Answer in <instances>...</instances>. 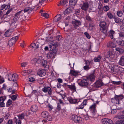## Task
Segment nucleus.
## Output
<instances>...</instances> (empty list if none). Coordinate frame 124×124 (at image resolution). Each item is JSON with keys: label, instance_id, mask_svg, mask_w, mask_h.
I'll list each match as a JSON object with an SVG mask.
<instances>
[{"label": "nucleus", "instance_id": "12", "mask_svg": "<svg viewBox=\"0 0 124 124\" xmlns=\"http://www.w3.org/2000/svg\"><path fill=\"white\" fill-rule=\"evenodd\" d=\"M103 123L104 124H113V121L111 119L105 118L102 120Z\"/></svg>", "mask_w": 124, "mask_h": 124}, {"label": "nucleus", "instance_id": "13", "mask_svg": "<svg viewBox=\"0 0 124 124\" xmlns=\"http://www.w3.org/2000/svg\"><path fill=\"white\" fill-rule=\"evenodd\" d=\"M23 12V10H21L15 14V16L14 17L13 19V21L14 22H16L19 19V16L21 14V13Z\"/></svg>", "mask_w": 124, "mask_h": 124}, {"label": "nucleus", "instance_id": "11", "mask_svg": "<svg viewBox=\"0 0 124 124\" xmlns=\"http://www.w3.org/2000/svg\"><path fill=\"white\" fill-rule=\"evenodd\" d=\"M110 68L115 73H117L120 71L119 68L118 66L114 65L113 67H110Z\"/></svg>", "mask_w": 124, "mask_h": 124}, {"label": "nucleus", "instance_id": "33", "mask_svg": "<svg viewBox=\"0 0 124 124\" xmlns=\"http://www.w3.org/2000/svg\"><path fill=\"white\" fill-rule=\"evenodd\" d=\"M114 43L112 42H109L107 44V46L109 48H113L114 46H113Z\"/></svg>", "mask_w": 124, "mask_h": 124}, {"label": "nucleus", "instance_id": "17", "mask_svg": "<svg viewBox=\"0 0 124 124\" xmlns=\"http://www.w3.org/2000/svg\"><path fill=\"white\" fill-rule=\"evenodd\" d=\"M103 84L101 80L97 81L95 83V87L96 88H99L101 86H103Z\"/></svg>", "mask_w": 124, "mask_h": 124}, {"label": "nucleus", "instance_id": "55", "mask_svg": "<svg viewBox=\"0 0 124 124\" xmlns=\"http://www.w3.org/2000/svg\"><path fill=\"white\" fill-rule=\"evenodd\" d=\"M122 83V82L120 81L118 82L113 81V83L114 84L118 85H119Z\"/></svg>", "mask_w": 124, "mask_h": 124}, {"label": "nucleus", "instance_id": "58", "mask_svg": "<svg viewBox=\"0 0 124 124\" xmlns=\"http://www.w3.org/2000/svg\"><path fill=\"white\" fill-rule=\"evenodd\" d=\"M57 109L58 111H60L61 109V106L59 103L57 104Z\"/></svg>", "mask_w": 124, "mask_h": 124}, {"label": "nucleus", "instance_id": "26", "mask_svg": "<svg viewBox=\"0 0 124 124\" xmlns=\"http://www.w3.org/2000/svg\"><path fill=\"white\" fill-rule=\"evenodd\" d=\"M78 73L79 72L78 71L71 70L70 73L72 75L74 76H76L78 75Z\"/></svg>", "mask_w": 124, "mask_h": 124}, {"label": "nucleus", "instance_id": "52", "mask_svg": "<svg viewBox=\"0 0 124 124\" xmlns=\"http://www.w3.org/2000/svg\"><path fill=\"white\" fill-rule=\"evenodd\" d=\"M5 99H4V97L3 96H1L0 97V102H4Z\"/></svg>", "mask_w": 124, "mask_h": 124}, {"label": "nucleus", "instance_id": "64", "mask_svg": "<svg viewBox=\"0 0 124 124\" xmlns=\"http://www.w3.org/2000/svg\"><path fill=\"white\" fill-rule=\"evenodd\" d=\"M13 123V121L11 119H9L8 122L7 124H12Z\"/></svg>", "mask_w": 124, "mask_h": 124}, {"label": "nucleus", "instance_id": "20", "mask_svg": "<svg viewBox=\"0 0 124 124\" xmlns=\"http://www.w3.org/2000/svg\"><path fill=\"white\" fill-rule=\"evenodd\" d=\"M105 56L106 58H108L110 57L111 58H112L114 56V54L111 51H109L107 53Z\"/></svg>", "mask_w": 124, "mask_h": 124}, {"label": "nucleus", "instance_id": "34", "mask_svg": "<svg viewBox=\"0 0 124 124\" xmlns=\"http://www.w3.org/2000/svg\"><path fill=\"white\" fill-rule=\"evenodd\" d=\"M68 1L67 0H61L60 1V4L62 5H64L67 3H68Z\"/></svg>", "mask_w": 124, "mask_h": 124}, {"label": "nucleus", "instance_id": "42", "mask_svg": "<svg viewBox=\"0 0 124 124\" xmlns=\"http://www.w3.org/2000/svg\"><path fill=\"white\" fill-rule=\"evenodd\" d=\"M84 34L86 37L88 39H90L91 38V36L87 32H85L84 33Z\"/></svg>", "mask_w": 124, "mask_h": 124}, {"label": "nucleus", "instance_id": "3", "mask_svg": "<svg viewBox=\"0 0 124 124\" xmlns=\"http://www.w3.org/2000/svg\"><path fill=\"white\" fill-rule=\"evenodd\" d=\"M96 106L95 103H94L93 105L90 106L89 109H90L91 112L89 116L90 117H93L95 116L96 111Z\"/></svg>", "mask_w": 124, "mask_h": 124}, {"label": "nucleus", "instance_id": "24", "mask_svg": "<svg viewBox=\"0 0 124 124\" xmlns=\"http://www.w3.org/2000/svg\"><path fill=\"white\" fill-rule=\"evenodd\" d=\"M31 109L32 112H36L38 110V107L36 105H33L31 106Z\"/></svg>", "mask_w": 124, "mask_h": 124}, {"label": "nucleus", "instance_id": "63", "mask_svg": "<svg viewBox=\"0 0 124 124\" xmlns=\"http://www.w3.org/2000/svg\"><path fill=\"white\" fill-rule=\"evenodd\" d=\"M38 92L36 90H34L33 91L32 93H33L35 95H37L38 94Z\"/></svg>", "mask_w": 124, "mask_h": 124}, {"label": "nucleus", "instance_id": "14", "mask_svg": "<svg viewBox=\"0 0 124 124\" xmlns=\"http://www.w3.org/2000/svg\"><path fill=\"white\" fill-rule=\"evenodd\" d=\"M116 42L119 46L121 47L124 46V40H122L121 39H118L116 41Z\"/></svg>", "mask_w": 124, "mask_h": 124}, {"label": "nucleus", "instance_id": "22", "mask_svg": "<svg viewBox=\"0 0 124 124\" xmlns=\"http://www.w3.org/2000/svg\"><path fill=\"white\" fill-rule=\"evenodd\" d=\"M117 117L119 119H124V110L119 112L118 114Z\"/></svg>", "mask_w": 124, "mask_h": 124}, {"label": "nucleus", "instance_id": "57", "mask_svg": "<svg viewBox=\"0 0 124 124\" xmlns=\"http://www.w3.org/2000/svg\"><path fill=\"white\" fill-rule=\"evenodd\" d=\"M16 96L14 95H12L11 97V99L13 101L16 100Z\"/></svg>", "mask_w": 124, "mask_h": 124}, {"label": "nucleus", "instance_id": "36", "mask_svg": "<svg viewBox=\"0 0 124 124\" xmlns=\"http://www.w3.org/2000/svg\"><path fill=\"white\" fill-rule=\"evenodd\" d=\"M12 102V101L10 99H9L7 101V103L6 104V107H8L11 105Z\"/></svg>", "mask_w": 124, "mask_h": 124}, {"label": "nucleus", "instance_id": "51", "mask_svg": "<svg viewBox=\"0 0 124 124\" xmlns=\"http://www.w3.org/2000/svg\"><path fill=\"white\" fill-rule=\"evenodd\" d=\"M35 79L33 77H31L29 78V81L30 82H33L35 81Z\"/></svg>", "mask_w": 124, "mask_h": 124}, {"label": "nucleus", "instance_id": "1", "mask_svg": "<svg viewBox=\"0 0 124 124\" xmlns=\"http://www.w3.org/2000/svg\"><path fill=\"white\" fill-rule=\"evenodd\" d=\"M86 78L85 79L82 80L80 82L78 83V84L80 86L85 87L88 86L90 85L89 81L93 82L94 81V80L95 79V76L94 73L86 76Z\"/></svg>", "mask_w": 124, "mask_h": 124}, {"label": "nucleus", "instance_id": "27", "mask_svg": "<svg viewBox=\"0 0 124 124\" xmlns=\"http://www.w3.org/2000/svg\"><path fill=\"white\" fill-rule=\"evenodd\" d=\"M78 0H70L69 1V5L71 6H75Z\"/></svg>", "mask_w": 124, "mask_h": 124}, {"label": "nucleus", "instance_id": "53", "mask_svg": "<svg viewBox=\"0 0 124 124\" xmlns=\"http://www.w3.org/2000/svg\"><path fill=\"white\" fill-rule=\"evenodd\" d=\"M10 5H5V10L9 9L10 8Z\"/></svg>", "mask_w": 124, "mask_h": 124}, {"label": "nucleus", "instance_id": "30", "mask_svg": "<svg viewBox=\"0 0 124 124\" xmlns=\"http://www.w3.org/2000/svg\"><path fill=\"white\" fill-rule=\"evenodd\" d=\"M101 58V55H99L98 56L95 57L94 59V61L95 62H99Z\"/></svg>", "mask_w": 124, "mask_h": 124}, {"label": "nucleus", "instance_id": "44", "mask_svg": "<svg viewBox=\"0 0 124 124\" xmlns=\"http://www.w3.org/2000/svg\"><path fill=\"white\" fill-rule=\"evenodd\" d=\"M117 13L118 16L120 17H121L123 14L122 12L121 11L117 12Z\"/></svg>", "mask_w": 124, "mask_h": 124}, {"label": "nucleus", "instance_id": "37", "mask_svg": "<svg viewBox=\"0 0 124 124\" xmlns=\"http://www.w3.org/2000/svg\"><path fill=\"white\" fill-rule=\"evenodd\" d=\"M116 51H118L120 53H123L124 52L123 49L119 48H116Z\"/></svg>", "mask_w": 124, "mask_h": 124}, {"label": "nucleus", "instance_id": "59", "mask_svg": "<svg viewBox=\"0 0 124 124\" xmlns=\"http://www.w3.org/2000/svg\"><path fill=\"white\" fill-rule=\"evenodd\" d=\"M120 37L123 38L124 33L123 32H120L119 33Z\"/></svg>", "mask_w": 124, "mask_h": 124}, {"label": "nucleus", "instance_id": "16", "mask_svg": "<svg viewBox=\"0 0 124 124\" xmlns=\"http://www.w3.org/2000/svg\"><path fill=\"white\" fill-rule=\"evenodd\" d=\"M37 74L39 76L42 77L45 75L46 72L44 70H40L38 71Z\"/></svg>", "mask_w": 124, "mask_h": 124}, {"label": "nucleus", "instance_id": "43", "mask_svg": "<svg viewBox=\"0 0 124 124\" xmlns=\"http://www.w3.org/2000/svg\"><path fill=\"white\" fill-rule=\"evenodd\" d=\"M5 81L3 77L0 75V84H1Z\"/></svg>", "mask_w": 124, "mask_h": 124}, {"label": "nucleus", "instance_id": "62", "mask_svg": "<svg viewBox=\"0 0 124 124\" xmlns=\"http://www.w3.org/2000/svg\"><path fill=\"white\" fill-rule=\"evenodd\" d=\"M80 12V10L79 9H77L75 10V13L77 15L79 14V13Z\"/></svg>", "mask_w": 124, "mask_h": 124}, {"label": "nucleus", "instance_id": "29", "mask_svg": "<svg viewBox=\"0 0 124 124\" xmlns=\"http://www.w3.org/2000/svg\"><path fill=\"white\" fill-rule=\"evenodd\" d=\"M68 87L71 89L73 90L74 91H76V88L75 84L70 85H67Z\"/></svg>", "mask_w": 124, "mask_h": 124}, {"label": "nucleus", "instance_id": "8", "mask_svg": "<svg viewBox=\"0 0 124 124\" xmlns=\"http://www.w3.org/2000/svg\"><path fill=\"white\" fill-rule=\"evenodd\" d=\"M8 79L10 81H16L17 79V77L14 74L9 73L8 75Z\"/></svg>", "mask_w": 124, "mask_h": 124}, {"label": "nucleus", "instance_id": "38", "mask_svg": "<svg viewBox=\"0 0 124 124\" xmlns=\"http://www.w3.org/2000/svg\"><path fill=\"white\" fill-rule=\"evenodd\" d=\"M41 15L43 17L47 18L49 17V15L46 13H42L41 14Z\"/></svg>", "mask_w": 124, "mask_h": 124}, {"label": "nucleus", "instance_id": "10", "mask_svg": "<svg viewBox=\"0 0 124 124\" xmlns=\"http://www.w3.org/2000/svg\"><path fill=\"white\" fill-rule=\"evenodd\" d=\"M42 91L44 93L48 92V93L50 95L52 94V91L51 88L48 86H44L42 89Z\"/></svg>", "mask_w": 124, "mask_h": 124}, {"label": "nucleus", "instance_id": "32", "mask_svg": "<svg viewBox=\"0 0 124 124\" xmlns=\"http://www.w3.org/2000/svg\"><path fill=\"white\" fill-rule=\"evenodd\" d=\"M120 119H121V120L116 122L115 124H124V119L123 118Z\"/></svg>", "mask_w": 124, "mask_h": 124}, {"label": "nucleus", "instance_id": "7", "mask_svg": "<svg viewBox=\"0 0 124 124\" xmlns=\"http://www.w3.org/2000/svg\"><path fill=\"white\" fill-rule=\"evenodd\" d=\"M71 23L74 27V29H73V30L76 29L77 27H78L79 25H81V22L80 21L78 20H75L71 22Z\"/></svg>", "mask_w": 124, "mask_h": 124}, {"label": "nucleus", "instance_id": "9", "mask_svg": "<svg viewBox=\"0 0 124 124\" xmlns=\"http://www.w3.org/2000/svg\"><path fill=\"white\" fill-rule=\"evenodd\" d=\"M55 51H51L48 53L47 57L48 59L54 58L56 55L57 50H55Z\"/></svg>", "mask_w": 124, "mask_h": 124}, {"label": "nucleus", "instance_id": "21", "mask_svg": "<svg viewBox=\"0 0 124 124\" xmlns=\"http://www.w3.org/2000/svg\"><path fill=\"white\" fill-rule=\"evenodd\" d=\"M67 99L70 103L75 104L77 101V100L76 99H73L71 97H69L67 98Z\"/></svg>", "mask_w": 124, "mask_h": 124}, {"label": "nucleus", "instance_id": "39", "mask_svg": "<svg viewBox=\"0 0 124 124\" xmlns=\"http://www.w3.org/2000/svg\"><path fill=\"white\" fill-rule=\"evenodd\" d=\"M25 115L23 113L21 114L18 115V117L19 119H22L24 118V116Z\"/></svg>", "mask_w": 124, "mask_h": 124}, {"label": "nucleus", "instance_id": "45", "mask_svg": "<svg viewBox=\"0 0 124 124\" xmlns=\"http://www.w3.org/2000/svg\"><path fill=\"white\" fill-rule=\"evenodd\" d=\"M109 9V8L108 6H105L103 7V10L105 11H108Z\"/></svg>", "mask_w": 124, "mask_h": 124}, {"label": "nucleus", "instance_id": "4", "mask_svg": "<svg viewBox=\"0 0 124 124\" xmlns=\"http://www.w3.org/2000/svg\"><path fill=\"white\" fill-rule=\"evenodd\" d=\"M124 96L122 94H120L119 95H115V96L113 98L111 99V100H113L115 101H116V102H114L115 103L120 104L119 101L122 100L124 98Z\"/></svg>", "mask_w": 124, "mask_h": 124}, {"label": "nucleus", "instance_id": "28", "mask_svg": "<svg viewBox=\"0 0 124 124\" xmlns=\"http://www.w3.org/2000/svg\"><path fill=\"white\" fill-rule=\"evenodd\" d=\"M41 115V116L42 117L46 118L47 117L49 114L47 112L45 111L42 112Z\"/></svg>", "mask_w": 124, "mask_h": 124}, {"label": "nucleus", "instance_id": "6", "mask_svg": "<svg viewBox=\"0 0 124 124\" xmlns=\"http://www.w3.org/2000/svg\"><path fill=\"white\" fill-rule=\"evenodd\" d=\"M89 7V2L87 1L83 2V4L81 6V8L85 12H86Z\"/></svg>", "mask_w": 124, "mask_h": 124}, {"label": "nucleus", "instance_id": "23", "mask_svg": "<svg viewBox=\"0 0 124 124\" xmlns=\"http://www.w3.org/2000/svg\"><path fill=\"white\" fill-rule=\"evenodd\" d=\"M30 46L31 48L32 47L33 48H34V49L36 51L39 47L38 44L36 45L35 43H33L31 44Z\"/></svg>", "mask_w": 124, "mask_h": 124}, {"label": "nucleus", "instance_id": "47", "mask_svg": "<svg viewBox=\"0 0 124 124\" xmlns=\"http://www.w3.org/2000/svg\"><path fill=\"white\" fill-rule=\"evenodd\" d=\"M107 15L108 17L110 19H111L113 18V15L110 12H108L107 13Z\"/></svg>", "mask_w": 124, "mask_h": 124}, {"label": "nucleus", "instance_id": "60", "mask_svg": "<svg viewBox=\"0 0 124 124\" xmlns=\"http://www.w3.org/2000/svg\"><path fill=\"white\" fill-rule=\"evenodd\" d=\"M13 9L12 8H11L9 10H8L7 11L6 13L5 14V15H7L8 14H9L11 11H12L13 10Z\"/></svg>", "mask_w": 124, "mask_h": 124}, {"label": "nucleus", "instance_id": "18", "mask_svg": "<svg viewBox=\"0 0 124 124\" xmlns=\"http://www.w3.org/2000/svg\"><path fill=\"white\" fill-rule=\"evenodd\" d=\"M35 7L34 6L31 7H27L24 10V13L28 12V14L30 13L32 10L34 9Z\"/></svg>", "mask_w": 124, "mask_h": 124}, {"label": "nucleus", "instance_id": "54", "mask_svg": "<svg viewBox=\"0 0 124 124\" xmlns=\"http://www.w3.org/2000/svg\"><path fill=\"white\" fill-rule=\"evenodd\" d=\"M5 104L4 102H0V107H5Z\"/></svg>", "mask_w": 124, "mask_h": 124}, {"label": "nucleus", "instance_id": "56", "mask_svg": "<svg viewBox=\"0 0 124 124\" xmlns=\"http://www.w3.org/2000/svg\"><path fill=\"white\" fill-rule=\"evenodd\" d=\"M85 18L87 20L89 21H92L91 18L89 16H86Z\"/></svg>", "mask_w": 124, "mask_h": 124}, {"label": "nucleus", "instance_id": "48", "mask_svg": "<svg viewBox=\"0 0 124 124\" xmlns=\"http://www.w3.org/2000/svg\"><path fill=\"white\" fill-rule=\"evenodd\" d=\"M83 68L85 70L87 71L90 69V68L87 65H85L84 67Z\"/></svg>", "mask_w": 124, "mask_h": 124}, {"label": "nucleus", "instance_id": "5", "mask_svg": "<svg viewBox=\"0 0 124 124\" xmlns=\"http://www.w3.org/2000/svg\"><path fill=\"white\" fill-rule=\"evenodd\" d=\"M59 45V44L58 42L53 43L51 44L49 46V48H50V51H55V50L57 51V49L56 47Z\"/></svg>", "mask_w": 124, "mask_h": 124}, {"label": "nucleus", "instance_id": "41", "mask_svg": "<svg viewBox=\"0 0 124 124\" xmlns=\"http://www.w3.org/2000/svg\"><path fill=\"white\" fill-rule=\"evenodd\" d=\"M113 18L114 19L115 22L117 23H119L120 20V18L118 17H114Z\"/></svg>", "mask_w": 124, "mask_h": 124}, {"label": "nucleus", "instance_id": "46", "mask_svg": "<svg viewBox=\"0 0 124 124\" xmlns=\"http://www.w3.org/2000/svg\"><path fill=\"white\" fill-rule=\"evenodd\" d=\"M68 11L66 9L65 10V11H64L62 12L61 13V15H63V16H64L63 15H66L67 14H69V13H68Z\"/></svg>", "mask_w": 124, "mask_h": 124}, {"label": "nucleus", "instance_id": "61", "mask_svg": "<svg viewBox=\"0 0 124 124\" xmlns=\"http://www.w3.org/2000/svg\"><path fill=\"white\" fill-rule=\"evenodd\" d=\"M27 64V63L26 62H23V63L21 64V66L22 67H25Z\"/></svg>", "mask_w": 124, "mask_h": 124}, {"label": "nucleus", "instance_id": "35", "mask_svg": "<svg viewBox=\"0 0 124 124\" xmlns=\"http://www.w3.org/2000/svg\"><path fill=\"white\" fill-rule=\"evenodd\" d=\"M47 61L45 60L44 59H42L41 60V65L43 66H46L47 64Z\"/></svg>", "mask_w": 124, "mask_h": 124}, {"label": "nucleus", "instance_id": "50", "mask_svg": "<svg viewBox=\"0 0 124 124\" xmlns=\"http://www.w3.org/2000/svg\"><path fill=\"white\" fill-rule=\"evenodd\" d=\"M18 38V36H16L15 37H13L11 39H12L14 40L15 41H16L17 40Z\"/></svg>", "mask_w": 124, "mask_h": 124}, {"label": "nucleus", "instance_id": "31", "mask_svg": "<svg viewBox=\"0 0 124 124\" xmlns=\"http://www.w3.org/2000/svg\"><path fill=\"white\" fill-rule=\"evenodd\" d=\"M32 61H33V63H35L36 62L38 63H41V61L40 59H38V60L37 58H35L32 59Z\"/></svg>", "mask_w": 124, "mask_h": 124}, {"label": "nucleus", "instance_id": "19", "mask_svg": "<svg viewBox=\"0 0 124 124\" xmlns=\"http://www.w3.org/2000/svg\"><path fill=\"white\" fill-rule=\"evenodd\" d=\"M62 16L63 15H61V14H57L54 18V21L56 22L59 21L61 19V16Z\"/></svg>", "mask_w": 124, "mask_h": 124}, {"label": "nucleus", "instance_id": "40", "mask_svg": "<svg viewBox=\"0 0 124 124\" xmlns=\"http://www.w3.org/2000/svg\"><path fill=\"white\" fill-rule=\"evenodd\" d=\"M14 120H16V124H21V121L19 119H16V117L14 118Z\"/></svg>", "mask_w": 124, "mask_h": 124}, {"label": "nucleus", "instance_id": "25", "mask_svg": "<svg viewBox=\"0 0 124 124\" xmlns=\"http://www.w3.org/2000/svg\"><path fill=\"white\" fill-rule=\"evenodd\" d=\"M118 63L121 66H124V56H122L120 58Z\"/></svg>", "mask_w": 124, "mask_h": 124}, {"label": "nucleus", "instance_id": "15", "mask_svg": "<svg viewBox=\"0 0 124 124\" xmlns=\"http://www.w3.org/2000/svg\"><path fill=\"white\" fill-rule=\"evenodd\" d=\"M80 119V117L76 115H72L71 117L72 119L75 122H78Z\"/></svg>", "mask_w": 124, "mask_h": 124}, {"label": "nucleus", "instance_id": "49", "mask_svg": "<svg viewBox=\"0 0 124 124\" xmlns=\"http://www.w3.org/2000/svg\"><path fill=\"white\" fill-rule=\"evenodd\" d=\"M14 44L11 41V40H9L8 42V44L9 46H12Z\"/></svg>", "mask_w": 124, "mask_h": 124}, {"label": "nucleus", "instance_id": "2", "mask_svg": "<svg viewBox=\"0 0 124 124\" xmlns=\"http://www.w3.org/2000/svg\"><path fill=\"white\" fill-rule=\"evenodd\" d=\"M100 27V29L101 32L105 34V37L107 35V31L106 23H102L99 25Z\"/></svg>", "mask_w": 124, "mask_h": 124}]
</instances>
